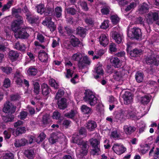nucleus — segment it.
I'll list each match as a JSON object with an SVG mask.
<instances>
[{"label":"nucleus","instance_id":"22","mask_svg":"<svg viewBox=\"0 0 159 159\" xmlns=\"http://www.w3.org/2000/svg\"><path fill=\"white\" fill-rule=\"evenodd\" d=\"M110 62L112 65L115 67H120L121 65V62L116 57H111L110 59Z\"/></svg>","mask_w":159,"mask_h":159},{"label":"nucleus","instance_id":"61","mask_svg":"<svg viewBox=\"0 0 159 159\" xmlns=\"http://www.w3.org/2000/svg\"><path fill=\"white\" fill-rule=\"evenodd\" d=\"M60 114L57 111H55L53 114L52 117L53 119L58 120L60 117Z\"/></svg>","mask_w":159,"mask_h":159},{"label":"nucleus","instance_id":"20","mask_svg":"<svg viewBox=\"0 0 159 159\" xmlns=\"http://www.w3.org/2000/svg\"><path fill=\"white\" fill-rule=\"evenodd\" d=\"M99 42L101 45L105 47L109 43L108 37L105 34H102L99 38Z\"/></svg>","mask_w":159,"mask_h":159},{"label":"nucleus","instance_id":"6","mask_svg":"<svg viewBox=\"0 0 159 159\" xmlns=\"http://www.w3.org/2000/svg\"><path fill=\"white\" fill-rule=\"evenodd\" d=\"M110 36L118 44L122 42L123 39L122 34L119 31L118 28L116 27L113 28L112 31L110 33Z\"/></svg>","mask_w":159,"mask_h":159},{"label":"nucleus","instance_id":"55","mask_svg":"<svg viewBox=\"0 0 159 159\" xmlns=\"http://www.w3.org/2000/svg\"><path fill=\"white\" fill-rule=\"evenodd\" d=\"M112 22L113 24H117L119 20V19L116 15H113L111 17Z\"/></svg>","mask_w":159,"mask_h":159},{"label":"nucleus","instance_id":"60","mask_svg":"<svg viewBox=\"0 0 159 159\" xmlns=\"http://www.w3.org/2000/svg\"><path fill=\"white\" fill-rule=\"evenodd\" d=\"M8 132L7 131L5 130L3 133L5 136V138L7 139H9L10 137L11 134L10 132H11V131H13V129H8Z\"/></svg>","mask_w":159,"mask_h":159},{"label":"nucleus","instance_id":"44","mask_svg":"<svg viewBox=\"0 0 159 159\" xmlns=\"http://www.w3.org/2000/svg\"><path fill=\"white\" fill-rule=\"evenodd\" d=\"M14 46L16 49L22 51H24L25 49V47L24 45L23 44H20L18 42L16 43Z\"/></svg>","mask_w":159,"mask_h":159},{"label":"nucleus","instance_id":"43","mask_svg":"<svg viewBox=\"0 0 159 159\" xmlns=\"http://www.w3.org/2000/svg\"><path fill=\"white\" fill-rule=\"evenodd\" d=\"M150 148L149 146L147 144H145L140 146V152L143 154L145 153Z\"/></svg>","mask_w":159,"mask_h":159},{"label":"nucleus","instance_id":"9","mask_svg":"<svg viewBox=\"0 0 159 159\" xmlns=\"http://www.w3.org/2000/svg\"><path fill=\"white\" fill-rule=\"evenodd\" d=\"M133 95L129 91H126L123 95L124 103L125 104H131L133 102Z\"/></svg>","mask_w":159,"mask_h":159},{"label":"nucleus","instance_id":"28","mask_svg":"<svg viewBox=\"0 0 159 159\" xmlns=\"http://www.w3.org/2000/svg\"><path fill=\"white\" fill-rule=\"evenodd\" d=\"M57 104L60 109H64L67 106L66 99L64 98H61L58 101Z\"/></svg>","mask_w":159,"mask_h":159},{"label":"nucleus","instance_id":"23","mask_svg":"<svg viewBox=\"0 0 159 159\" xmlns=\"http://www.w3.org/2000/svg\"><path fill=\"white\" fill-rule=\"evenodd\" d=\"M97 127L95 122L93 121H89L87 123L86 127L89 131H92Z\"/></svg>","mask_w":159,"mask_h":159},{"label":"nucleus","instance_id":"3","mask_svg":"<svg viewBox=\"0 0 159 159\" xmlns=\"http://www.w3.org/2000/svg\"><path fill=\"white\" fill-rule=\"evenodd\" d=\"M125 112L121 111L118 112L115 116L116 121L122 122L125 119V117L128 118H134V120L139 119L142 116L140 113L137 112V111L133 107H131L127 112L126 115H124Z\"/></svg>","mask_w":159,"mask_h":159},{"label":"nucleus","instance_id":"37","mask_svg":"<svg viewBox=\"0 0 159 159\" xmlns=\"http://www.w3.org/2000/svg\"><path fill=\"white\" fill-rule=\"evenodd\" d=\"M25 156L29 159H32L34 157V153L33 150H27L25 152Z\"/></svg>","mask_w":159,"mask_h":159},{"label":"nucleus","instance_id":"52","mask_svg":"<svg viewBox=\"0 0 159 159\" xmlns=\"http://www.w3.org/2000/svg\"><path fill=\"white\" fill-rule=\"evenodd\" d=\"M109 21L108 20H104L101 24V28L104 29H107L109 27Z\"/></svg>","mask_w":159,"mask_h":159},{"label":"nucleus","instance_id":"5","mask_svg":"<svg viewBox=\"0 0 159 159\" xmlns=\"http://www.w3.org/2000/svg\"><path fill=\"white\" fill-rule=\"evenodd\" d=\"M145 20L149 25L153 23L158 20L159 19V12L158 11H153L149 12L145 16Z\"/></svg>","mask_w":159,"mask_h":159},{"label":"nucleus","instance_id":"54","mask_svg":"<svg viewBox=\"0 0 159 159\" xmlns=\"http://www.w3.org/2000/svg\"><path fill=\"white\" fill-rule=\"evenodd\" d=\"M113 76L114 79L117 80H119L121 78V74L120 72L117 71L114 73Z\"/></svg>","mask_w":159,"mask_h":159},{"label":"nucleus","instance_id":"48","mask_svg":"<svg viewBox=\"0 0 159 159\" xmlns=\"http://www.w3.org/2000/svg\"><path fill=\"white\" fill-rule=\"evenodd\" d=\"M49 81L51 87H53L55 89L58 88L59 85L54 79H50Z\"/></svg>","mask_w":159,"mask_h":159},{"label":"nucleus","instance_id":"57","mask_svg":"<svg viewBox=\"0 0 159 159\" xmlns=\"http://www.w3.org/2000/svg\"><path fill=\"white\" fill-rule=\"evenodd\" d=\"M62 9L60 7H57L55 8V12L57 16L59 17L61 15Z\"/></svg>","mask_w":159,"mask_h":159},{"label":"nucleus","instance_id":"62","mask_svg":"<svg viewBox=\"0 0 159 159\" xmlns=\"http://www.w3.org/2000/svg\"><path fill=\"white\" fill-rule=\"evenodd\" d=\"M66 11L68 13L74 15L75 13V10L72 8H69L66 9Z\"/></svg>","mask_w":159,"mask_h":159},{"label":"nucleus","instance_id":"34","mask_svg":"<svg viewBox=\"0 0 159 159\" xmlns=\"http://www.w3.org/2000/svg\"><path fill=\"white\" fill-rule=\"evenodd\" d=\"M96 136L98 137L97 139H92L90 140V142L93 147H99L100 142L99 141L98 134H97Z\"/></svg>","mask_w":159,"mask_h":159},{"label":"nucleus","instance_id":"21","mask_svg":"<svg viewBox=\"0 0 159 159\" xmlns=\"http://www.w3.org/2000/svg\"><path fill=\"white\" fill-rule=\"evenodd\" d=\"M94 70L96 73L98 75L95 76L94 78L95 79H97L99 78V75H102L104 73V70L102 65L100 63L98 64L95 68Z\"/></svg>","mask_w":159,"mask_h":159},{"label":"nucleus","instance_id":"59","mask_svg":"<svg viewBox=\"0 0 159 159\" xmlns=\"http://www.w3.org/2000/svg\"><path fill=\"white\" fill-rule=\"evenodd\" d=\"M79 4L84 10L86 11L88 10V8L87 6V4L84 1H80Z\"/></svg>","mask_w":159,"mask_h":159},{"label":"nucleus","instance_id":"19","mask_svg":"<svg viewBox=\"0 0 159 159\" xmlns=\"http://www.w3.org/2000/svg\"><path fill=\"white\" fill-rule=\"evenodd\" d=\"M39 60L43 62H47L48 61V56L47 53L43 50H40L39 53Z\"/></svg>","mask_w":159,"mask_h":159},{"label":"nucleus","instance_id":"63","mask_svg":"<svg viewBox=\"0 0 159 159\" xmlns=\"http://www.w3.org/2000/svg\"><path fill=\"white\" fill-rule=\"evenodd\" d=\"M109 50L111 52H114L116 51V45L114 43H111L109 46Z\"/></svg>","mask_w":159,"mask_h":159},{"label":"nucleus","instance_id":"46","mask_svg":"<svg viewBox=\"0 0 159 159\" xmlns=\"http://www.w3.org/2000/svg\"><path fill=\"white\" fill-rule=\"evenodd\" d=\"M49 117V116L47 114L43 116L42 119V122L43 123L42 126H45L48 124Z\"/></svg>","mask_w":159,"mask_h":159},{"label":"nucleus","instance_id":"14","mask_svg":"<svg viewBox=\"0 0 159 159\" xmlns=\"http://www.w3.org/2000/svg\"><path fill=\"white\" fill-rule=\"evenodd\" d=\"M146 62L147 64L157 66L159 63V57L151 56L147 57L146 59Z\"/></svg>","mask_w":159,"mask_h":159},{"label":"nucleus","instance_id":"15","mask_svg":"<svg viewBox=\"0 0 159 159\" xmlns=\"http://www.w3.org/2000/svg\"><path fill=\"white\" fill-rule=\"evenodd\" d=\"M98 7L102 8L101 12L102 14L107 15L109 13L110 7L106 3L100 2L98 4Z\"/></svg>","mask_w":159,"mask_h":159},{"label":"nucleus","instance_id":"56","mask_svg":"<svg viewBox=\"0 0 159 159\" xmlns=\"http://www.w3.org/2000/svg\"><path fill=\"white\" fill-rule=\"evenodd\" d=\"M10 80L8 78H6L4 81L3 86L6 88H8L10 86Z\"/></svg>","mask_w":159,"mask_h":159},{"label":"nucleus","instance_id":"31","mask_svg":"<svg viewBox=\"0 0 159 159\" xmlns=\"http://www.w3.org/2000/svg\"><path fill=\"white\" fill-rule=\"evenodd\" d=\"M19 56V54L16 52L11 50L9 53V57L12 61H15Z\"/></svg>","mask_w":159,"mask_h":159},{"label":"nucleus","instance_id":"16","mask_svg":"<svg viewBox=\"0 0 159 159\" xmlns=\"http://www.w3.org/2000/svg\"><path fill=\"white\" fill-rule=\"evenodd\" d=\"M128 2L125 9L126 12L133 11L137 5V2L134 0H129Z\"/></svg>","mask_w":159,"mask_h":159},{"label":"nucleus","instance_id":"4","mask_svg":"<svg viewBox=\"0 0 159 159\" xmlns=\"http://www.w3.org/2000/svg\"><path fill=\"white\" fill-rule=\"evenodd\" d=\"M84 99L91 106H94L96 104H98L99 105L100 103V101L96 97L95 93L90 90H87L85 92V96Z\"/></svg>","mask_w":159,"mask_h":159},{"label":"nucleus","instance_id":"42","mask_svg":"<svg viewBox=\"0 0 159 159\" xmlns=\"http://www.w3.org/2000/svg\"><path fill=\"white\" fill-rule=\"evenodd\" d=\"M70 43L74 47H76L78 45L80 41L77 38L73 36H71Z\"/></svg>","mask_w":159,"mask_h":159},{"label":"nucleus","instance_id":"50","mask_svg":"<svg viewBox=\"0 0 159 159\" xmlns=\"http://www.w3.org/2000/svg\"><path fill=\"white\" fill-rule=\"evenodd\" d=\"M150 101V97L149 96H145L141 98L140 101L141 103L143 104H146Z\"/></svg>","mask_w":159,"mask_h":159},{"label":"nucleus","instance_id":"1","mask_svg":"<svg viewBox=\"0 0 159 159\" xmlns=\"http://www.w3.org/2000/svg\"><path fill=\"white\" fill-rule=\"evenodd\" d=\"M85 129L81 128L79 131V135H74L71 140L72 142L77 144L80 148H77L76 150L77 156L79 158L87 154L88 145L85 142H84L81 139L85 136Z\"/></svg>","mask_w":159,"mask_h":159},{"label":"nucleus","instance_id":"2","mask_svg":"<svg viewBox=\"0 0 159 159\" xmlns=\"http://www.w3.org/2000/svg\"><path fill=\"white\" fill-rule=\"evenodd\" d=\"M23 21L22 18L19 16L17 20L13 21L11 25V29L14 32L15 36L16 38L26 39L29 36L25 28L20 27L23 24Z\"/></svg>","mask_w":159,"mask_h":159},{"label":"nucleus","instance_id":"45","mask_svg":"<svg viewBox=\"0 0 159 159\" xmlns=\"http://www.w3.org/2000/svg\"><path fill=\"white\" fill-rule=\"evenodd\" d=\"M1 69L3 72L7 75L10 74L12 72V68L10 67L2 66L1 67Z\"/></svg>","mask_w":159,"mask_h":159},{"label":"nucleus","instance_id":"11","mask_svg":"<svg viewBox=\"0 0 159 159\" xmlns=\"http://www.w3.org/2000/svg\"><path fill=\"white\" fill-rule=\"evenodd\" d=\"M16 107L9 102H7L4 105L3 111L5 113H14L16 109Z\"/></svg>","mask_w":159,"mask_h":159},{"label":"nucleus","instance_id":"32","mask_svg":"<svg viewBox=\"0 0 159 159\" xmlns=\"http://www.w3.org/2000/svg\"><path fill=\"white\" fill-rule=\"evenodd\" d=\"M82 57V54L80 52H77L73 54L71 57V60L72 61H79Z\"/></svg>","mask_w":159,"mask_h":159},{"label":"nucleus","instance_id":"33","mask_svg":"<svg viewBox=\"0 0 159 159\" xmlns=\"http://www.w3.org/2000/svg\"><path fill=\"white\" fill-rule=\"evenodd\" d=\"M124 131L126 134H130L131 133L134 132L136 129V128L132 126H128V125H125L123 127Z\"/></svg>","mask_w":159,"mask_h":159},{"label":"nucleus","instance_id":"25","mask_svg":"<svg viewBox=\"0 0 159 159\" xmlns=\"http://www.w3.org/2000/svg\"><path fill=\"white\" fill-rule=\"evenodd\" d=\"M27 143V141L24 138L20 140H16L14 143V145L16 147H19L25 145Z\"/></svg>","mask_w":159,"mask_h":159},{"label":"nucleus","instance_id":"38","mask_svg":"<svg viewBox=\"0 0 159 159\" xmlns=\"http://www.w3.org/2000/svg\"><path fill=\"white\" fill-rule=\"evenodd\" d=\"M77 34L81 37H84L85 35L86 30L83 28L79 27L76 30Z\"/></svg>","mask_w":159,"mask_h":159},{"label":"nucleus","instance_id":"12","mask_svg":"<svg viewBox=\"0 0 159 159\" xmlns=\"http://www.w3.org/2000/svg\"><path fill=\"white\" fill-rule=\"evenodd\" d=\"M51 20L50 17H46L43 21V24L44 25L47 26L51 31H53L55 30L56 26L54 25V23L51 21Z\"/></svg>","mask_w":159,"mask_h":159},{"label":"nucleus","instance_id":"8","mask_svg":"<svg viewBox=\"0 0 159 159\" xmlns=\"http://www.w3.org/2000/svg\"><path fill=\"white\" fill-rule=\"evenodd\" d=\"M112 150L118 155H120L126 151V148L121 143H115L112 147Z\"/></svg>","mask_w":159,"mask_h":159},{"label":"nucleus","instance_id":"51","mask_svg":"<svg viewBox=\"0 0 159 159\" xmlns=\"http://www.w3.org/2000/svg\"><path fill=\"white\" fill-rule=\"evenodd\" d=\"M37 12L40 14H42L44 12V5L43 4H40L37 7Z\"/></svg>","mask_w":159,"mask_h":159},{"label":"nucleus","instance_id":"24","mask_svg":"<svg viewBox=\"0 0 159 159\" xmlns=\"http://www.w3.org/2000/svg\"><path fill=\"white\" fill-rule=\"evenodd\" d=\"M22 76L19 72L17 71L15 75L14 79L17 84L20 85L22 83Z\"/></svg>","mask_w":159,"mask_h":159},{"label":"nucleus","instance_id":"29","mask_svg":"<svg viewBox=\"0 0 159 159\" xmlns=\"http://www.w3.org/2000/svg\"><path fill=\"white\" fill-rule=\"evenodd\" d=\"M41 89L43 95L46 96L49 93L50 89L47 84H43L41 86Z\"/></svg>","mask_w":159,"mask_h":159},{"label":"nucleus","instance_id":"35","mask_svg":"<svg viewBox=\"0 0 159 159\" xmlns=\"http://www.w3.org/2000/svg\"><path fill=\"white\" fill-rule=\"evenodd\" d=\"M144 75L143 73L138 72L135 75V79L138 83H141L143 80Z\"/></svg>","mask_w":159,"mask_h":159},{"label":"nucleus","instance_id":"41","mask_svg":"<svg viewBox=\"0 0 159 159\" xmlns=\"http://www.w3.org/2000/svg\"><path fill=\"white\" fill-rule=\"evenodd\" d=\"M37 69L34 67L31 66L29 67L27 70V73L29 75H35L37 72Z\"/></svg>","mask_w":159,"mask_h":159},{"label":"nucleus","instance_id":"13","mask_svg":"<svg viewBox=\"0 0 159 159\" xmlns=\"http://www.w3.org/2000/svg\"><path fill=\"white\" fill-rule=\"evenodd\" d=\"M64 137L63 134L60 132L53 133L51 135L49 141L50 143L54 144L57 142L59 139L63 138Z\"/></svg>","mask_w":159,"mask_h":159},{"label":"nucleus","instance_id":"18","mask_svg":"<svg viewBox=\"0 0 159 159\" xmlns=\"http://www.w3.org/2000/svg\"><path fill=\"white\" fill-rule=\"evenodd\" d=\"M22 11L26 13V15L27 16L26 19L29 22L31 23H34L37 21L38 19L37 18H33L32 16L29 13L26 7L25 6L24 7V8L22 9Z\"/></svg>","mask_w":159,"mask_h":159},{"label":"nucleus","instance_id":"17","mask_svg":"<svg viewBox=\"0 0 159 159\" xmlns=\"http://www.w3.org/2000/svg\"><path fill=\"white\" fill-rule=\"evenodd\" d=\"M130 47L127 45V51L129 52L130 56L133 57H136L139 56L142 54V50L140 49H134L133 51L129 52Z\"/></svg>","mask_w":159,"mask_h":159},{"label":"nucleus","instance_id":"47","mask_svg":"<svg viewBox=\"0 0 159 159\" xmlns=\"http://www.w3.org/2000/svg\"><path fill=\"white\" fill-rule=\"evenodd\" d=\"M34 91L36 94H38L39 92L40 85L38 82L36 81L33 82Z\"/></svg>","mask_w":159,"mask_h":159},{"label":"nucleus","instance_id":"7","mask_svg":"<svg viewBox=\"0 0 159 159\" xmlns=\"http://www.w3.org/2000/svg\"><path fill=\"white\" fill-rule=\"evenodd\" d=\"M128 36L130 38L139 39L141 36V30L138 28H133L128 32Z\"/></svg>","mask_w":159,"mask_h":159},{"label":"nucleus","instance_id":"10","mask_svg":"<svg viewBox=\"0 0 159 159\" xmlns=\"http://www.w3.org/2000/svg\"><path fill=\"white\" fill-rule=\"evenodd\" d=\"M65 64L66 70V77L67 78H69L72 77L74 72V71L72 70L73 68L74 69L75 68L74 66L72 67V64L71 62L70 61L66 62Z\"/></svg>","mask_w":159,"mask_h":159},{"label":"nucleus","instance_id":"39","mask_svg":"<svg viewBox=\"0 0 159 159\" xmlns=\"http://www.w3.org/2000/svg\"><path fill=\"white\" fill-rule=\"evenodd\" d=\"M81 111L84 114H89L91 113V109L85 105H83L81 107Z\"/></svg>","mask_w":159,"mask_h":159},{"label":"nucleus","instance_id":"49","mask_svg":"<svg viewBox=\"0 0 159 159\" xmlns=\"http://www.w3.org/2000/svg\"><path fill=\"white\" fill-rule=\"evenodd\" d=\"M64 89H60L58 90V92L56 94L55 99H58L63 96L64 94Z\"/></svg>","mask_w":159,"mask_h":159},{"label":"nucleus","instance_id":"64","mask_svg":"<svg viewBox=\"0 0 159 159\" xmlns=\"http://www.w3.org/2000/svg\"><path fill=\"white\" fill-rule=\"evenodd\" d=\"M10 30L8 29V30L7 31V30L5 31L6 33V38L4 37V39H7V40H9L11 38V33L10 32Z\"/></svg>","mask_w":159,"mask_h":159},{"label":"nucleus","instance_id":"58","mask_svg":"<svg viewBox=\"0 0 159 159\" xmlns=\"http://www.w3.org/2000/svg\"><path fill=\"white\" fill-rule=\"evenodd\" d=\"M83 62L86 65H89L91 63L90 59L87 56H84L83 57Z\"/></svg>","mask_w":159,"mask_h":159},{"label":"nucleus","instance_id":"27","mask_svg":"<svg viewBox=\"0 0 159 159\" xmlns=\"http://www.w3.org/2000/svg\"><path fill=\"white\" fill-rule=\"evenodd\" d=\"M149 9L148 5L145 3H143L139 7V13L140 14H143L146 12Z\"/></svg>","mask_w":159,"mask_h":159},{"label":"nucleus","instance_id":"26","mask_svg":"<svg viewBox=\"0 0 159 159\" xmlns=\"http://www.w3.org/2000/svg\"><path fill=\"white\" fill-rule=\"evenodd\" d=\"M77 114L78 112L76 110H71L70 112L65 113L64 114V116L68 118L73 119Z\"/></svg>","mask_w":159,"mask_h":159},{"label":"nucleus","instance_id":"40","mask_svg":"<svg viewBox=\"0 0 159 159\" xmlns=\"http://www.w3.org/2000/svg\"><path fill=\"white\" fill-rule=\"evenodd\" d=\"M13 2V0H11L8 1L6 4L3 6L2 9V11L4 12L9 9L12 5Z\"/></svg>","mask_w":159,"mask_h":159},{"label":"nucleus","instance_id":"36","mask_svg":"<svg viewBox=\"0 0 159 159\" xmlns=\"http://www.w3.org/2000/svg\"><path fill=\"white\" fill-rule=\"evenodd\" d=\"M90 153L91 155L93 156L98 155L100 154L101 151L99 147H93Z\"/></svg>","mask_w":159,"mask_h":159},{"label":"nucleus","instance_id":"53","mask_svg":"<svg viewBox=\"0 0 159 159\" xmlns=\"http://www.w3.org/2000/svg\"><path fill=\"white\" fill-rule=\"evenodd\" d=\"M46 135L43 133H40L39 136L38 137L37 142L39 143L40 142L42 141L45 138Z\"/></svg>","mask_w":159,"mask_h":159},{"label":"nucleus","instance_id":"30","mask_svg":"<svg viewBox=\"0 0 159 159\" xmlns=\"http://www.w3.org/2000/svg\"><path fill=\"white\" fill-rule=\"evenodd\" d=\"M25 129V128L24 127H18L15 131L13 132V134L15 136H18L20 134L25 133L26 131Z\"/></svg>","mask_w":159,"mask_h":159}]
</instances>
